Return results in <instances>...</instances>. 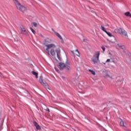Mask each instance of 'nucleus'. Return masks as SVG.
I'll return each instance as SVG.
<instances>
[{
  "label": "nucleus",
  "mask_w": 131,
  "mask_h": 131,
  "mask_svg": "<svg viewBox=\"0 0 131 131\" xmlns=\"http://www.w3.org/2000/svg\"><path fill=\"white\" fill-rule=\"evenodd\" d=\"M75 52H77V54H76V56H77L78 57H79V56H80V53H79V51H78V50H76Z\"/></svg>",
  "instance_id": "obj_20"
},
{
  "label": "nucleus",
  "mask_w": 131,
  "mask_h": 131,
  "mask_svg": "<svg viewBox=\"0 0 131 131\" xmlns=\"http://www.w3.org/2000/svg\"><path fill=\"white\" fill-rule=\"evenodd\" d=\"M109 103H111V101H109Z\"/></svg>",
  "instance_id": "obj_32"
},
{
  "label": "nucleus",
  "mask_w": 131,
  "mask_h": 131,
  "mask_svg": "<svg viewBox=\"0 0 131 131\" xmlns=\"http://www.w3.org/2000/svg\"><path fill=\"white\" fill-rule=\"evenodd\" d=\"M101 29L102 30V31H104V32H106V31H107L105 27H104L103 26H101Z\"/></svg>",
  "instance_id": "obj_17"
},
{
  "label": "nucleus",
  "mask_w": 131,
  "mask_h": 131,
  "mask_svg": "<svg viewBox=\"0 0 131 131\" xmlns=\"http://www.w3.org/2000/svg\"><path fill=\"white\" fill-rule=\"evenodd\" d=\"M124 15L125 16H126V17H129L130 18H131V14L130 12H129V11L125 13Z\"/></svg>",
  "instance_id": "obj_13"
},
{
  "label": "nucleus",
  "mask_w": 131,
  "mask_h": 131,
  "mask_svg": "<svg viewBox=\"0 0 131 131\" xmlns=\"http://www.w3.org/2000/svg\"><path fill=\"white\" fill-rule=\"evenodd\" d=\"M32 74L33 75H35L36 78H38V73H37V72H34V71H32Z\"/></svg>",
  "instance_id": "obj_12"
},
{
  "label": "nucleus",
  "mask_w": 131,
  "mask_h": 131,
  "mask_svg": "<svg viewBox=\"0 0 131 131\" xmlns=\"http://www.w3.org/2000/svg\"><path fill=\"white\" fill-rule=\"evenodd\" d=\"M17 10H19V11H20V12H22L23 13H24L25 11L27 10L26 7L22 6L21 4L18 1V0H13Z\"/></svg>",
  "instance_id": "obj_3"
},
{
  "label": "nucleus",
  "mask_w": 131,
  "mask_h": 131,
  "mask_svg": "<svg viewBox=\"0 0 131 131\" xmlns=\"http://www.w3.org/2000/svg\"><path fill=\"white\" fill-rule=\"evenodd\" d=\"M0 76L1 77H4V76H3V74H2V73L0 72Z\"/></svg>",
  "instance_id": "obj_27"
},
{
  "label": "nucleus",
  "mask_w": 131,
  "mask_h": 131,
  "mask_svg": "<svg viewBox=\"0 0 131 131\" xmlns=\"http://www.w3.org/2000/svg\"><path fill=\"white\" fill-rule=\"evenodd\" d=\"M49 50H50V49H48V47H47L46 49V52L48 55H50V51Z\"/></svg>",
  "instance_id": "obj_21"
},
{
  "label": "nucleus",
  "mask_w": 131,
  "mask_h": 131,
  "mask_svg": "<svg viewBox=\"0 0 131 131\" xmlns=\"http://www.w3.org/2000/svg\"><path fill=\"white\" fill-rule=\"evenodd\" d=\"M52 31H53V32H54L55 35H56V36H58V38H59V39H60V40L61 41V42L62 43H64V40H63V38H62V36H61L60 34H59V33L56 32V31H55V30H54V29H52Z\"/></svg>",
  "instance_id": "obj_8"
},
{
  "label": "nucleus",
  "mask_w": 131,
  "mask_h": 131,
  "mask_svg": "<svg viewBox=\"0 0 131 131\" xmlns=\"http://www.w3.org/2000/svg\"><path fill=\"white\" fill-rule=\"evenodd\" d=\"M33 124L34 126H36V129H41V128H40V126L38 125V123H37V122L34 121Z\"/></svg>",
  "instance_id": "obj_11"
},
{
  "label": "nucleus",
  "mask_w": 131,
  "mask_h": 131,
  "mask_svg": "<svg viewBox=\"0 0 131 131\" xmlns=\"http://www.w3.org/2000/svg\"><path fill=\"white\" fill-rule=\"evenodd\" d=\"M105 33H106V34H107V35H108L110 36V37H112V36H113V35H112V34H111V33L108 32V31H105Z\"/></svg>",
  "instance_id": "obj_15"
},
{
  "label": "nucleus",
  "mask_w": 131,
  "mask_h": 131,
  "mask_svg": "<svg viewBox=\"0 0 131 131\" xmlns=\"http://www.w3.org/2000/svg\"><path fill=\"white\" fill-rule=\"evenodd\" d=\"M40 36H41V37H43V36L41 34H40Z\"/></svg>",
  "instance_id": "obj_28"
},
{
  "label": "nucleus",
  "mask_w": 131,
  "mask_h": 131,
  "mask_svg": "<svg viewBox=\"0 0 131 131\" xmlns=\"http://www.w3.org/2000/svg\"><path fill=\"white\" fill-rule=\"evenodd\" d=\"M19 27L21 30V33H22V34H25L27 36H29L28 33H27V31L24 26L20 25Z\"/></svg>",
  "instance_id": "obj_6"
},
{
  "label": "nucleus",
  "mask_w": 131,
  "mask_h": 131,
  "mask_svg": "<svg viewBox=\"0 0 131 131\" xmlns=\"http://www.w3.org/2000/svg\"><path fill=\"white\" fill-rule=\"evenodd\" d=\"M108 62H110V59H107L106 61V63H108Z\"/></svg>",
  "instance_id": "obj_25"
},
{
  "label": "nucleus",
  "mask_w": 131,
  "mask_h": 131,
  "mask_svg": "<svg viewBox=\"0 0 131 131\" xmlns=\"http://www.w3.org/2000/svg\"><path fill=\"white\" fill-rule=\"evenodd\" d=\"M94 57H95V55H94Z\"/></svg>",
  "instance_id": "obj_33"
},
{
  "label": "nucleus",
  "mask_w": 131,
  "mask_h": 131,
  "mask_svg": "<svg viewBox=\"0 0 131 131\" xmlns=\"http://www.w3.org/2000/svg\"><path fill=\"white\" fill-rule=\"evenodd\" d=\"M54 52H56L57 54V57L59 61H61L62 58H61V50L60 49H56L54 50Z\"/></svg>",
  "instance_id": "obj_7"
},
{
  "label": "nucleus",
  "mask_w": 131,
  "mask_h": 131,
  "mask_svg": "<svg viewBox=\"0 0 131 131\" xmlns=\"http://www.w3.org/2000/svg\"><path fill=\"white\" fill-rule=\"evenodd\" d=\"M32 25L33 26H34V27H37V24L36 23L33 22L32 23Z\"/></svg>",
  "instance_id": "obj_22"
},
{
  "label": "nucleus",
  "mask_w": 131,
  "mask_h": 131,
  "mask_svg": "<svg viewBox=\"0 0 131 131\" xmlns=\"http://www.w3.org/2000/svg\"><path fill=\"white\" fill-rule=\"evenodd\" d=\"M52 42V39L47 38L45 39L44 45L47 48V49H51L50 54L52 56H55V48H56V45L54 43H51Z\"/></svg>",
  "instance_id": "obj_1"
},
{
  "label": "nucleus",
  "mask_w": 131,
  "mask_h": 131,
  "mask_svg": "<svg viewBox=\"0 0 131 131\" xmlns=\"http://www.w3.org/2000/svg\"><path fill=\"white\" fill-rule=\"evenodd\" d=\"M89 71L93 74V75H96V72L94 71L93 70L89 69Z\"/></svg>",
  "instance_id": "obj_14"
},
{
  "label": "nucleus",
  "mask_w": 131,
  "mask_h": 131,
  "mask_svg": "<svg viewBox=\"0 0 131 131\" xmlns=\"http://www.w3.org/2000/svg\"><path fill=\"white\" fill-rule=\"evenodd\" d=\"M39 82L42 85L47 88V83L43 82V80H42V75L39 76Z\"/></svg>",
  "instance_id": "obj_9"
},
{
  "label": "nucleus",
  "mask_w": 131,
  "mask_h": 131,
  "mask_svg": "<svg viewBox=\"0 0 131 131\" xmlns=\"http://www.w3.org/2000/svg\"><path fill=\"white\" fill-rule=\"evenodd\" d=\"M114 31L115 33H118L119 34L124 35V36H127V32H126L123 29H115Z\"/></svg>",
  "instance_id": "obj_4"
},
{
  "label": "nucleus",
  "mask_w": 131,
  "mask_h": 131,
  "mask_svg": "<svg viewBox=\"0 0 131 131\" xmlns=\"http://www.w3.org/2000/svg\"><path fill=\"white\" fill-rule=\"evenodd\" d=\"M117 46H118L120 49H122V50H124V46L120 45L119 44H117Z\"/></svg>",
  "instance_id": "obj_16"
},
{
  "label": "nucleus",
  "mask_w": 131,
  "mask_h": 131,
  "mask_svg": "<svg viewBox=\"0 0 131 131\" xmlns=\"http://www.w3.org/2000/svg\"><path fill=\"white\" fill-rule=\"evenodd\" d=\"M104 65H106V62L103 63Z\"/></svg>",
  "instance_id": "obj_30"
},
{
  "label": "nucleus",
  "mask_w": 131,
  "mask_h": 131,
  "mask_svg": "<svg viewBox=\"0 0 131 131\" xmlns=\"http://www.w3.org/2000/svg\"><path fill=\"white\" fill-rule=\"evenodd\" d=\"M120 126H122V127H125L124 130H126V126L124 125V121L121 119H120Z\"/></svg>",
  "instance_id": "obj_10"
},
{
  "label": "nucleus",
  "mask_w": 131,
  "mask_h": 131,
  "mask_svg": "<svg viewBox=\"0 0 131 131\" xmlns=\"http://www.w3.org/2000/svg\"><path fill=\"white\" fill-rule=\"evenodd\" d=\"M118 82L119 84H122V79H119L118 80Z\"/></svg>",
  "instance_id": "obj_19"
},
{
  "label": "nucleus",
  "mask_w": 131,
  "mask_h": 131,
  "mask_svg": "<svg viewBox=\"0 0 131 131\" xmlns=\"http://www.w3.org/2000/svg\"><path fill=\"white\" fill-rule=\"evenodd\" d=\"M30 29L31 31H32V32L33 33V34H35V33H36V32L33 29V28H30Z\"/></svg>",
  "instance_id": "obj_18"
},
{
  "label": "nucleus",
  "mask_w": 131,
  "mask_h": 131,
  "mask_svg": "<svg viewBox=\"0 0 131 131\" xmlns=\"http://www.w3.org/2000/svg\"><path fill=\"white\" fill-rule=\"evenodd\" d=\"M45 110L46 111H48V112H50V108H49V107H47Z\"/></svg>",
  "instance_id": "obj_23"
},
{
  "label": "nucleus",
  "mask_w": 131,
  "mask_h": 131,
  "mask_svg": "<svg viewBox=\"0 0 131 131\" xmlns=\"http://www.w3.org/2000/svg\"><path fill=\"white\" fill-rule=\"evenodd\" d=\"M72 53H73V54H74V51H72Z\"/></svg>",
  "instance_id": "obj_31"
},
{
  "label": "nucleus",
  "mask_w": 131,
  "mask_h": 131,
  "mask_svg": "<svg viewBox=\"0 0 131 131\" xmlns=\"http://www.w3.org/2000/svg\"><path fill=\"white\" fill-rule=\"evenodd\" d=\"M101 49L103 50V52H105V50H106V48H105V47H102Z\"/></svg>",
  "instance_id": "obj_24"
},
{
  "label": "nucleus",
  "mask_w": 131,
  "mask_h": 131,
  "mask_svg": "<svg viewBox=\"0 0 131 131\" xmlns=\"http://www.w3.org/2000/svg\"><path fill=\"white\" fill-rule=\"evenodd\" d=\"M95 59H92V62H94V64L98 63L99 62V57L100 56V51H97L95 52Z\"/></svg>",
  "instance_id": "obj_5"
},
{
  "label": "nucleus",
  "mask_w": 131,
  "mask_h": 131,
  "mask_svg": "<svg viewBox=\"0 0 131 131\" xmlns=\"http://www.w3.org/2000/svg\"><path fill=\"white\" fill-rule=\"evenodd\" d=\"M89 3H91V4H93L91 1H89Z\"/></svg>",
  "instance_id": "obj_29"
},
{
  "label": "nucleus",
  "mask_w": 131,
  "mask_h": 131,
  "mask_svg": "<svg viewBox=\"0 0 131 131\" xmlns=\"http://www.w3.org/2000/svg\"><path fill=\"white\" fill-rule=\"evenodd\" d=\"M55 70H56V71H57V72H59V70H58V69L55 68Z\"/></svg>",
  "instance_id": "obj_26"
},
{
  "label": "nucleus",
  "mask_w": 131,
  "mask_h": 131,
  "mask_svg": "<svg viewBox=\"0 0 131 131\" xmlns=\"http://www.w3.org/2000/svg\"><path fill=\"white\" fill-rule=\"evenodd\" d=\"M57 67L60 71L64 70V69H65L66 71L68 72V71L70 70V62L68 61V59H67L66 64L63 62H59L57 65Z\"/></svg>",
  "instance_id": "obj_2"
}]
</instances>
